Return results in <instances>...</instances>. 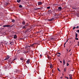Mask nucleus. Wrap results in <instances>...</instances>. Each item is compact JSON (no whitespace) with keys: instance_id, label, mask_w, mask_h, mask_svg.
<instances>
[{"instance_id":"nucleus-1","label":"nucleus","mask_w":79,"mask_h":79,"mask_svg":"<svg viewBox=\"0 0 79 79\" xmlns=\"http://www.w3.org/2000/svg\"><path fill=\"white\" fill-rule=\"evenodd\" d=\"M13 27V25L11 26V25H5L3 26V27Z\"/></svg>"},{"instance_id":"nucleus-2","label":"nucleus","mask_w":79,"mask_h":79,"mask_svg":"<svg viewBox=\"0 0 79 79\" xmlns=\"http://www.w3.org/2000/svg\"><path fill=\"white\" fill-rule=\"evenodd\" d=\"M35 44H33L31 45L28 46H26L25 47V48H27V47H34V45Z\"/></svg>"},{"instance_id":"nucleus-3","label":"nucleus","mask_w":79,"mask_h":79,"mask_svg":"<svg viewBox=\"0 0 79 79\" xmlns=\"http://www.w3.org/2000/svg\"><path fill=\"white\" fill-rule=\"evenodd\" d=\"M27 53H29L30 52H29V51H24L23 52V53L24 54H27Z\"/></svg>"},{"instance_id":"nucleus-4","label":"nucleus","mask_w":79,"mask_h":79,"mask_svg":"<svg viewBox=\"0 0 79 79\" xmlns=\"http://www.w3.org/2000/svg\"><path fill=\"white\" fill-rule=\"evenodd\" d=\"M42 2H39L38 3V5H42Z\"/></svg>"},{"instance_id":"nucleus-5","label":"nucleus","mask_w":79,"mask_h":79,"mask_svg":"<svg viewBox=\"0 0 79 79\" xmlns=\"http://www.w3.org/2000/svg\"><path fill=\"white\" fill-rule=\"evenodd\" d=\"M69 79H73V77H72V75L71 74H69Z\"/></svg>"},{"instance_id":"nucleus-6","label":"nucleus","mask_w":79,"mask_h":79,"mask_svg":"<svg viewBox=\"0 0 79 79\" xmlns=\"http://www.w3.org/2000/svg\"><path fill=\"white\" fill-rule=\"evenodd\" d=\"M30 62V59H28L27 61V63L28 64H29V62Z\"/></svg>"},{"instance_id":"nucleus-7","label":"nucleus","mask_w":79,"mask_h":79,"mask_svg":"<svg viewBox=\"0 0 79 79\" xmlns=\"http://www.w3.org/2000/svg\"><path fill=\"white\" fill-rule=\"evenodd\" d=\"M56 55H57V56H58V57H59L60 56V55H60V52L57 53Z\"/></svg>"},{"instance_id":"nucleus-8","label":"nucleus","mask_w":79,"mask_h":79,"mask_svg":"<svg viewBox=\"0 0 79 79\" xmlns=\"http://www.w3.org/2000/svg\"><path fill=\"white\" fill-rule=\"evenodd\" d=\"M47 58H48V60L50 61L51 60V57H50L49 56H47Z\"/></svg>"},{"instance_id":"nucleus-9","label":"nucleus","mask_w":79,"mask_h":79,"mask_svg":"<svg viewBox=\"0 0 79 79\" xmlns=\"http://www.w3.org/2000/svg\"><path fill=\"white\" fill-rule=\"evenodd\" d=\"M48 13L49 14H50V13H52V11L50 10H48Z\"/></svg>"},{"instance_id":"nucleus-10","label":"nucleus","mask_w":79,"mask_h":79,"mask_svg":"<svg viewBox=\"0 0 79 79\" xmlns=\"http://www.w3.org/2000/svg\"><path fill=\"white\" fill-rule=\"evenodd\" d=\"M28 26V25H26L23 27V29H25V28H26L27 27V26Z\"/></svg>"},{"instance_id":"nucleus-11","label":"nucleus","mask_w":79,"mask_h":79,"mask_svg":"<svg viewBox=\"0 0 79 79\" xmlns=\"http://www.w3.org/2000/svg\"><path fill=\"white\" fill-rule=\"evenodd\" d=\"M17 38V35H14V39H16Z\"/></svg>"},{"instance_id":"nucleus-12","label":"nucleus","mask_w":79,"mask_h":79,"mask_svg":"<svg viewBox=\"0 0 79 79\" xmlns=\"http://www.w3.org/2000/svg\"><path fill=\"white\" fill-rule=\"evenodd\" d=\"M63 65L64 66V64H65V60H64V59L63 60Z\"/></svg>"},{"instance_id":"nucleus-13","label":"nucleus","mask_w":79,"mask_h":79,"mask_svg":"<svg viewBox=\"0 0 79 79\" xmlns=\"http://www.w3.org/2000/svg\"><path fill=\"white\" fill-rule=\"evenodd\" d=\"M50 68H52V64H50Z\"/></svg>"},{"instance_id":"nucleus-14","label":"nucleus","mask_w":79,"mask_h":79,"mask_svg":"<svg viewBox=\"0 0 79 79\" xmlns=\"http://www.w3.org/2000/svg\"><path fill=\"white\" fill-rule=\"evenodd\" d=\"M20 60H21L22 61H23L24 60V58L23 57H21L20 58Z\"/></svg>"},{"instance_id":"nucleus-15","label":"nucleus","mask_w":79,"mask_h":79,"mask_svg":"<svg viewBox=\"0 0 79 79\" xmlns=\"http://www.w3.org/2000/svg\"><path fill=\"white\" fill-rule=\"evenodd\" d=\"M13 44H14L13 42H11L10 43V45H13Z\"/></svg>"},{"instance_id":"nucleus-16","label":"nucleus","mask_w":79,"mask_h":79,"mask_svg":"<svg viewBox=\"0 0 79 79\" xmlns=\"http://www.w3.org/2000/svg\"><path fill=\"white\" fill-rule=\"evenodd\" d=\"M22 24H23V25H25V22L23 21L22 22Z\"/></svg>"},{"instance_id":"nucleus-17","label":"nucleus","mask_w":79,"mask_h":79,"mask_svg":"<svg viewBox=\"0 0 79 79\" xmlns=\"http://www.w3.org/2000/svg\"><path fill=\"white\" fill-rule=\"evenodd\" d=\"M19 8H22L23 7V6L21 5H19Z\"/></svg>"},{"instance_id":"nucleus-18","label":"nucleus","mask_w":79,"mask_h":79,"mask_svg":"<svg viewBox=\"0 0 79 79\" xmlns=\"http://www.w3.org/2000/svg\"><path fill=\"white\" fill-rule=\"evenodd\" d=\"M4 44H5V45H7V42H6V41H5Z\"/></svg>"},{"instance_id":"nucleus-19","label":"nucleus","mask_w":79,"mask_h":79,"mask_svg":"<svg viewBox=\"0 0 79 79\" xmlns=\"http://www.w3.org/2000/svg\"><path fill=\"white\" fill-rule=\"evenodd\" d=\"M61 10H62V8H61V7H60V10L61 11Z\"/></svg>"},{"instance_id":"nucleus-20","label":"nucleus","mask_w":79,"mask_h":79,"mask_svg":"<svg viewBox=\"0 0 79 79\" xmlns=\"http://www.w3.org/2000/svg\"><path fill=\"white\" fill-rule=\"evenodd\" d=\"M17 2L18 3H19V2H21V0H17Z\"/></svg>"},{"instance_id":"nucleus-21","label":"nucleus","mask_w":79,"mask_h":79,"mask_svg":"<svg viewBox=\"0 0 79 79\" xmlns=\"http://www.w3.org/2000/svg\"><path fill=\"white\" fill-rule=\"evenodd\" d=\"M10 58V56H7V57H6V59H8Z\"/></svg>"},{"instance_id":"nucleus-22","label":"nucleus","mask_w":79,"mask_h":79,"mask_svg":"<svg viewBox=\"0 0 79 79\" xmlns=\"http://www.w3.org/2000/svg\"><path fill=\"white\" fill-rule=\"evenodd\" d=\"M57 69L59 71H60V67H59V66L57 67Z\"/></svg>"},{"instance_id":"nucleus-23","label":"nucleus","mask_w":79,"mask_h":79,"mask_svg":"<svg viewBox=\"0 0 79 79\" xmlns=\"http://www.w3.org/2000/svg\"><path fill=\"white\" fill-rule=\"evenodd\" d=\"M51 40H54V39L53 38H51L50 39Z\"/></svg>"},{"instance_id":"nucleus-24","label":"nucleus","mask_w":79,"mask_h":79,"mask_svg":"<svg viewBox=\"0 0 79 79\" xmlns=\"http://www.w3.org/2000/svg\"><path fill=\"white\" fill-rule=\"evenodd\" d=\"M53 19H50L49 20L50 21H53Z\"/></svg>"},{"instance_id":"nucleus-25","label":"nucleus","mask_w":79,"mask_h":79,"mask_svg":"<svg viewBox=\"0 0 79 79\" xmlns=\"http://www.w3.org/2000/svg\"><path fill=\"white\" fill-rule=\"evenodd\" d=\"M77 37V33L76 34V38Z\"/></svg>"},{"instance_id":"nucleus-26","label":"nucleus","mask_w":79,"mask_h":79,"mask_svg":"<svg viewBox=\"0 0 79 79\" xmlns=\"http://www.w3.org/2000/svg\"><path fill=\"white\" fill-rule=\"evenodd\" d=\"M15 21L14 19H13L12 20V22L13 23H14V22H15Z\"/></svg>"},{"instance_id":"nucleus-27","label":"nucleus","mask_w":79,"mask_h":79,"mask_svg":"<svg viewBox=\"0 0 79 79\" xmlns=\"http://www.w3.org/2000/svg\"><path fill=\"white\" fill-rule=\"evenodd\" d=\"M50 6H48L47 7V9H50Z\"/></svg>"},{"instance_id":"nucleus-28","label":"nucleus","mask_w":79,"mask_h":79,"mask_svg":"<svg viewBox=\"0 0 79 79\" xmlns=\"http://www.w3.org/2000/svg\"><path fill=\"white\" fill-rule=\"evenodd\" d=\"M76 27H73V30H74V29H76Z\"/></svg>"},{"instance_id":"nucleus-29","label":"nucleus","mask_w":79,"mask_h":79,"mask_svg":"<svg viewBox=\"0 0 79 79\" xmlns=\"http://www.w3.org/2000/svg\"><path fill=\"white\" fill-rule=\"evenodd\" d=\"M66 43V42L65 43H64V48H65V45Z\"/></svg>"},{"instance_id":"nucleus-30","label":"nucleus","mask_w":79,"mask_h":79,"mask_svg":"<svg viewBox=\"0 0 79 79\" xmlns=\"http://www.w3.org/2000/svg\"><path fill=\"white\" fill-rule=\"evenodd\" d=\"M67 66H69V63H67Z\"/></svg>"},{"instance_id":"nucleus-31","label":"nucleus","mask_w":79,"mask_h":79,"mask_svg":"<svg viewBox=\"0 0 79 79\" xmlns=\"http://www.w3.org/2000/svg\"><path fill=\"white\" fill-rule=\"evenodd\" d=\"M65 78H67V79H69V78L67 77H65Z\"/></svg>"},{"instance_id":"nucleus-32","label":"nucleus","mask_w":79,"mask_h":79,"mask_svg":"<svg viewBox=\"0 0 79 79\" xmlns=\"http://www.w3.org/2000/svg\"><path fill=\"white\" fill-rule=\"evenodd\" d=\"M42 55H40V57H42Z\"/></svg>"},{"instance_id":"nucleus-33","label":"nucleus","mask_w":79,"mask_h":79,"mask_svg":"<svg viewBox=\"0 0 79 79\" xmlns=\"http://www.w3.org/2000/svg\"><path fill=\"white\" fill-rule=\"evenodd\" d=\"M77 32H78V33H79V30H78L77 31Z\"/></svg>"},{"instance_id":"nucleus-34","label":"nucleus","mask_w":79,"mask_h":79,"mask_svg":"<svg viewBox=\"0 0 79 79\" xmlns=\"http://www.w3.org/2000/svg\"><path fill=\"white\" fill-rule=\"evenodd\" d=\"M76 28H77V29H78V28H79V26H77V27H76Z\"/></svg>"},{"instance_id":"nucleus-35","label":"nucleus","mask_w":79,"mask_h":79,"mask_svg":"<svg viewBox=\"0 0 79 79\" xmlns=\"http://www.w3.org/2000/svg\"><path fill=\"white\" fill-rule=\"evenodd\" d=\"M39 9H40V8H38L37 9H35V10H39Z\"/></svg>"},{"instance_id":"nucleus-36","label":"nucleus","mask_w":79,"mask_h":79,"mask_svg":"<svg viewBox=\"0 0 79 79\" xmlns=\"http://www.w3.org/2000/svg\"><path fill=\"white\" fill-rule=\"evenodd\" d=\"M52 72L53 73H54V72H53V69H52Z\"/></svg>"},{"instance_id":"nucleus-37","label":"nucleus","mask_w":79,"mask_h":79,"mask_svg":"<svg viewBox=\"0 0 79 79\" xmlns=\"http://www.w3.org/2000/svg\"><path fill=\"white\" fill-rule=\"evenodd\" d=\"M76 40H78V38H76Z\"/></svg>"},{"instance_id":"nucleus-38","label":"nucleus","mask_w":79,"mask_h":79,"mask_svg":"<svg viewBox=\"0 0 79 79\" xmlns=\"http://www.w3.org/2000/svg\"><path fill=\"white\" fill-rule=\"evenodd\" d=\"M39 79H41V78L40 77H39Z\"/></svg>"},{"instance_id":"nucleus-39","label":"nucleus","mask_w":79,"mask_h":79,"mask_svg":"<svg viewBox=\"0 0 79 79\" xmlns=\"http://www.w3.org/2000/svg\"><path fill=\"white\" fill-rule=\"evenodd\" d=\"M16 60V59H14V60Z\"/></svg>"},{"instance_id":"nucleus-40","label":"nucleus","mask_w":79,"mask_h":79,"mask_svg":"<svg viewBox=\"0 0 79 79\" xmlns=\"http://www.w3.org/2000/svg\"><path fill=\"white\" fill-rule=\"evenodd\" d=\"M58 8L59 10H60V7H58Z\"/></svg>"},{"instance_id":"nucleus-41","label":"nucleus","mask_w":79,"mask_h":79,"mask_svg":"<svg viewBox=\"0 0 79 79\" xmlns=\"http://www.w3.org/2000/svg\"><path fill=\"white\" fill-rule=\"evenodd\" d=\"M60 63H62V61H60Z\"/></svg>"},{"instance_id":"nucleus-42","label":"nucleus","mask_w":79,"mask_h":79,"mask_svg":"<svg viewBox=\"0 0 79 79\" xmlns=\"http://www.w3.org/2000/svg\"><path fill=\"white\" fill-rule=\"evenodd\" d=\"M57 35H60V34H58Z\"/></svg>"},{"instance_id":"nucleus-43","label":"nucleus","mask_w":79,"mask_h":79,"mask_svg":"<svg viewBox=\"0 0 79 79\" xmlns=\"http://www.w3.org/2000/svg\"><path fill=\"white\" fill-rule=\"evenodd\" d=\"M69 62H71V60H69Z\"/></svg>"},{"instance_id":"nucleus-44","label":"nucleus","mask_w":79,"mask_h":79,"mask_svg":"<svg viewBox=\"0 0 79 79\" xmlns=\"http://www.w3.org/2000/svg\"><path fill=\"white\" fill-rule=\"evenodd\" d=\"M58 63V65H59V62H57Z\"/></svg>"},{"instance_id":"nucleus-45","label":"nucleus","mask_w":79,"mask_h":79,"mask_svg":"<svg viewBox=\"0 0 79 79\" xmlns=\"http://www.w3.org/2000/svg\"><path fill=\"white\" fill-rule=\"evenodd\" d=\"M62 77H60L61 79H62Z\"/></svg>"},{"instance_id":"nucleus-46","label":"nucleus","mask_w":79,"mask_h":79,"mask_svg":"<svg viewBox=\"0 0 79 79\" xmlns=\"http://www.w3.org/2000/svg\"><path fill=\"white\" fill-rule=\"evenodd\" d=\"M66 42H68V40H67Z\"/></svg>"},{"instance_id":"nucleus-47","label":"nucleus","mask_w":79,"mask_h":79,"mask_svg":"<svg viewBox=\"0 0 79 79\" xmlns=\"http://www.w3.org/2000/svg\"><path fill=\"white\" fill-rule=\"evenodd\" d=\"M79 44V41L78 42V44Z\"/></svg>"},{"instance_id":"nucleus-48","label":"nucleus","mask_w":79,"mask_h":79,"mask_svg":"<svg viewBox=\"0 0 79 79\" xmlns=\"http://www.w3.org/2000/svg\"><path fill=\"white\" fill-rule=\"evenodd\" d=\"M78 46H79V44H78Z\"/></svg>"},{"instance_id":"nucleus-49","label":"nucleus","mask_w":79,"mask_h":79,"mask_svg":"<svg viewBox=\"0 0 79 79\" xmlns=\"http://www.w3.org/2000/svg\"><path fill=\"white\" fill-rule=\"evenodd\" d=\"M60 55H61V53H60Z\"/></svg>"},{"instance_id":"nucleus-50","label":"nucleus","mask_w":79,"mask_h":79,"mask_svg":"<svg viewBox=\"0 0 79 79\" xmlns=\"http://www.w3.org/2000/svg\"><path fill=\"white\" fill-rule=\"evenodd\" d=\"M71 51V50H70L69 51Z\"/></svg>"}]
</instances>
